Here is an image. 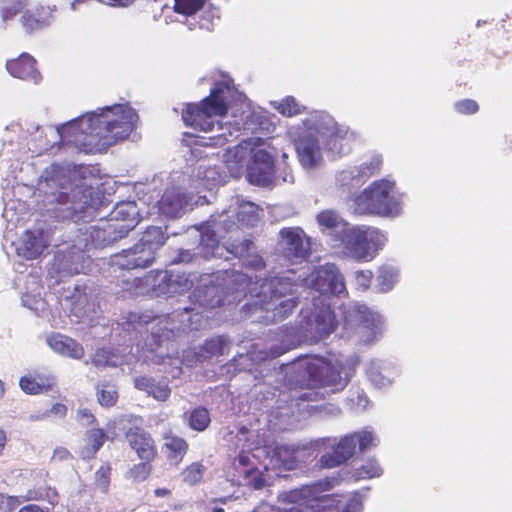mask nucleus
I'll use <instances>...</instances> for the list:
<instances>
[{"label":"nucleus","instance_id":"49530a36","mask_svg":"<svg viewBox=\"0 0 512 512\" xmlns=\"http://www.w3.org/2000/svg\"><path fill=\"white\" fill-rule=\"evenodd\" d=\"M243 267L247 269L260 271L266 268V263L261 256L253 255L243 262Z\"/></svg>","mask_w":512,"mask_h":512},{"label":"nucleus","instance_id":"a211bd4d","mask_svg":"<svg viewBox=\"0 0 512 512\" xmlns=\"http://www.w3.org/2000/svg\"><path fill=\"white\" fill-rule=\"evenodd\" d=\"M295 146L302 166L312 168L321 160L319 141L314 136L300 137L296 141Z\"/></svg>","mask_w":512,"mask_h":512},{"label":"nucleus","instance_id":"4468645a","mask_svg":"<svg viewBox=\"0 0 512 512\" xmlns=\"http://www.w3.org/2000/svg\"><path fill=\"white\" fill-rule=\"evenodd\" d=\"M300 299L297 296H292L280 301L278 304L272 302L270 305H258L255 307H247L251 312L264 311L265 314L262 319L265 323H277L284 321L292 315L293 311L298 307Z\"/></svg>","mask_w":512,"mask_h":512},{"label":"nucleus","instance_id":"6ab92c4d","mask_svg":"<svg viewBox=\"0 0 512 512\" xmlns=\"http://www.w3.org/2000/svg\"><path fill=\"white\" fill-rule=\"evenodd\" d=\"M383 166V158L381 155H372L364 161L355 171H342L339 174V180L346 182L348 180H356L357 183L364 181L376 174H379Z\"/></svg>","mask_w":512,"mask_h":512},{"label":"nucleus","instance_id":"a878e982","mask_svg":"<svg viewBox=\"0 0 512 512\" xmlns=\"http://www.w3.org/2000/svg\"><path fill=\"white\" fill-rule=\"evenodd\" d=\"M164 439V448L166 449L168 461L178 466L189 450L188 442L176 435H166Z\"/></svg>","mask_w":512,"mask_h":512},{"label":"nucleus","instance_id":"2f4dec72","mask_svg":"<svg viewBox=\"0 0 512 512\" xmlns=\"http://www.w3.org/2000/svg\"><path fill=\"white\" fill-rule=\"evenodd\" d=\"M206 0H174L173 10L175 13L192 16L203 9Z\"/></svg>","mask_w":512,"mask_h":512},{"label":"nucleus","instance_id":"a18cd8bd","mask_svg":"<svg viewBox=\"0 0 512 512\" xmlns=\"http://www.w3.org/2000/svg\"><path fill=\"white\" fill-rule=\"evenodd\" d=\"M372 278L373 273L370 270H360L355 273L356 285L363 291L370 288Z\"/></svg>","mask_w":512,"mask_h":512},{"label":"nucleus","instance_id":"7c9ffc66","mask_svg":"<svg viewBox=\"0 0 512 512\" xmlns=\"http://www.w3.org/2000/svg\"><path fill=\"white\" fill-rule=\"evenodd\" d=\"M96 396L98 403L105 408L114 406L118 401V392L114 385L103 383L96 387Z\"/></svg>","mask_w":512,"mask_h":512},{"label":"nucleus","instance_id":"a19ab883","mask_svg":"<svg viewBox=\"0 0 512 512\" xmlns=\"http://www.w3.org/2000/svg\"><path fill=\"white\" fill-rule=\"evenodd\" d=\"M349 436L355 437V445L358 444L360 451H365L375 446L374 435L370 431L362 430L359 432L349 434Z\"/></svg>","mask_w":512,"mask_h":512},{"label":"nucleus","instance_id":"c9c22d12","mask_svg":"<svg viewBox=\"0 0 512 512\" xmlns=\"http://www.w3.org/2000/svg\"><path fill=\"white\" fill-rule=\"evenodd\" d=\"M154 460H141V462L134 464L129 470V477L136 482H142L150 476Z\"/></svg>","mask_w":512,"mask_h":512},{"label":"nucleus","instance_id":"39448f33","mask_svg":"<svg viewBox=\"0 0 512 512\" xmlns=\"http://www.w3.org/2000/svg\"><path fill=\"white\" fill-rule=\"evenodd\" d=\"M352 368L336 359L316 358L305 363L308 385L311 387H330L333 392L343 390L348 384Z\"/></svg>","mask_w":512,"mask_h":512},{"label":"nucleus","instance_id":"37998d69","mask_svg":"<svg viewBox=\"0 0 512 512\" xmlns=\"http://www.w3.org/2000/svg\"><path fill=\"white\" fill-rule=\"evenodd\" d=\"M253 242L249 239H242L238 243H231L228 251L235 257L242 258L249 256L251 249L253 248Z\"/></svg>","mask_w":512,"mask_h":512},{"label":"nucleus","instance_id":"c756f323","mask_svg":"<svg viewBox=\"0 0 512 512\" xmlns=\"http://www.w3.org/2000/svg\"><path fill=\"white\" fill-rule=\"evenodd\" d=\"M166 240L167 236L160 227L150 226L137 243L145 249L152 250L153 256L156 257L157 250L165 244Z\"/></svg>","mask_w":512,"mask_h":512},{"label":"nucleus","instance_id":"69168bd1","mask_svg":"<svg viewBox=\"0 0 512 512\" xmlns=\"http://www.w3.org/2000/svg\"><path fill=\"white\" fill-rule=\"evenodd\" d=\"M215 291H216V288H215V287H207V288L203 291V293H204V295H205V297H206V296H208V295H212Z\"/></svg>","mask_w":512,"mask_h":512},{"label":"nucleus","instance_id":"6e6552de","mask_svg":"<svg viewBox=\"0 0 512 512\" xmlns=\"http://www.w3.org/2000/svg\"><path fill=\"white\" fill-rule=\"evenodd\" d=\"M156 277L159 278L157 284H154L153 290L157 296L171 297L176 294H182L193 288L195 275L186 272L175 273L173 271H157Z\"/></svg>","mask_w":512,"mask_h":512},{"label":"nucleus","instance_id":"ea45409f","mask_svg":"<svg viewBox=\"0 0 512 512\" xmlns=\"http://www.w3.org/2000/svg\"><path fill=\"white\" fill-rule=\"evenodd\" d=\"M110 475L111 467L108 464L101 465L95 472V485L103 492H107L109 488Z\"/></svg>","mask_w":512,"mask_h":512},{"label":"nucleus","instance_id":"de8ad7c7","mask_svg":"<svg viewBox=\"0 0 512 512\" xmlns=\"http://www.w3.org/2000/svg\"><path fill=\"white\" fill-rule=\"evenodd\" d=\"M294 346L295 345L293 343V339H291L289 342L284 343L281 346L271 347L269 349L268 356L271 358H277L286 353L287 351L291 350L292 348H294Z\"/></svg>","mask_w":512,"mask_h":512},{"label":"nucleus","instance_id":"b1692460","mask_svg":"<svg viewBox=\"0 0 512 512\" xmlns=\"http://www.w3.org/2000/svg\"><path fill=\"white\" fill-rule=\"evenodd\" d=\"M314 322L315 332L321 338L329 336L338 326L336 315L329 305H323L318 309L314 316Z\"/></svg>","mask_w":512,"mask_h":512},{"label":"nucleus","instance_id":"7ed1b4c3","mask_svg":"<svg viewBox=\"0 0 512 512\" xmlns=\"http://www.w3.org/2000/svg\"><path fill=\"white\" fill-rule=\"evenodd\" d=\"M229 278L228 289L235 293H241L244 297L250 296L253 301L247 303L246 307L258 305H270L272 302L288 295L294 296L298 282L288 275H275L266 277L259 284L251 277L241 271L226 272Z\"/></svg>","mask_w":512,"mask_h":512},{"label":"nucleus","instance_id":"0eeeda50","mask_svg":"<svg viewBox=\"0 0 512 512\" xmlns=\"http://www.w3.org/2000/svg\"><path fill=\"white\" fill-rule=\"evenodd\" d=\"M279 246L283 257L292 264L301 263L311 255L310 238L300 227H287L279 232Z\"/></svg>","mask_w":512,"mask_h":512},{"label":"nucleus","instance_id":"e2e57ef3","mask_svg":"<svg viewBox=\"0 0 512 512\" xmlns=\"http://www.w3.org/2000/svg\"><path fill=\"white\" fill-rule=\"evenodd\" d=\"M204 307H214V306H220L221 300H217L216 303H213L211 300H205L204 303L201 304Z\"/></svg>","mask_w":512,"mask_h":512},{"label":"nucleus","instance_id":"dca6fc26","mask_svg":"<svg viewBox=\"0 0 512 512\" xmlns=\"http://www.w3.org/2000/svg\"><path fill=\"white\" fill-rule=\"evenodd\" d=\"M316 285L323 293L339 295L346 290L343 275L335 266L320 269L316 277Z\"/></svg>","mask_w":512,"mask_h":512},{"label":"nucleus","instance_id":"f704fd0d","mask_svg":"<svg viewBox=\"0 0 512 512\" xmlns=\"http://www.w3.org/2000/svg\"><path fill=\"white\" fill-rule=\"evenodd\" d=\"M383 470L375 459H369L365 464L356 469L354 476L357 480L379 477Z\"/></svg>","mask_w":512,"mask_h":512},{"label":"nucleus","instance_id":"c85d7f7f","mask_svg":"<svg viewBox=\"0 0 512 512\" xmlns=\"http://www.w3.org/2000/svg\"><path fill=\"white\" fill-rule=\"evenodd\" d=\"M184 417L188 427L197 432L205 431L211 423L210 412L204 406L191 409L184 414Z\"/></svg>","mask_w":512,"mask_h":512},{"label":"nucleus","instance_id":"5701e85b","mask_svg":"<svg viewBox=\"0 0 512 512\" xmlns=\"http://www.w3.org/2000/svg\"><path fill=\"white\" fill-rule=\"evenodd\" d=\"M113 218L117 221H122L123 224L115 227L119 231L128 232L132 230L138 223L137 219V206L135 202L118 203L113 212Z\"/></svg>","mask_w":512,"mask_h":512},{"label":"nucleus","instance_id":"864d4df0","mask_svg":"<svg viewBox=\"0 0 512 512\" xmlns=\"http://www.w3.org/2000/svg\"><path fill=\"white\" fill-rule=\"evenodd\" d=\"M318 500L322 503L323 507H328L329 510H332L333 502H335V496L326 494L318 498Z\"/></svg>","mask_w":512,"mask_h":512},{"label":"nucleus","instance_id":"20e7f679","mask_svg":"<svg viewBox=\"0 0 512 512\" xmlns=\"http://www.w3.org/2000/svg\"><path fill=\"white\" fill-rule=\"evenodd\" d=\"M354 209L360 215L394 216L401 211V200L394 182L376 180L354 198Z\"/></svg>","mask_w":512,"mask_h":512},{"label":"nucleus","instance_id":"9b49d317","mask_svg":"<svg viewBox=\"0 0 512 512\" xmlns=\"http://www.w3.org/2000/svg\"><path fill=\"white\" fill-rule=\"evenodd\" d=\"M155 260L152 250L143 248L136 243L132 248L122 250L120 253L113 255V264L120 269L132 270L139 268H147Z\"/></svg>","mask_w":512,"mask_h":512},{"label":"nucleus","instance_id":"79ce46f5","mask_svg":"<svg viewBox=\"0 0 512 512\" xmlns=\"http://www.w3.org/2000/svg\"><path fill=\"white\" fill-rule=\"evenodd\" d=\"M454 109L461 115H473L479 111V105L473 99H462L454 103Z\"/></svg>","mask_w":512,"mask_h":512},{"label":"nucleus","instance_id":"f03ea898","mask_svg":"<svg viewBox=\"0 0 512 512\" xmlns=\"http://www.w3.org/2000/svg\"><path fill=\"white\" fill-rule=\"evenodd\" d=\"M235 92L234 81L224 76L216 81L210 94L198 103H187L182 109V120L194 130L209 132L216 124V117H225L229 111L230 99Z\"/></svg>","mask_w":512,"mask_h":512},{"label":"nucleus","instance_id":"f257e3e1","mask_svg":"<svg viewBox=\"0 0 512 512\" xmlns=\"http://www.w3.org/2000/svg\"><path fill=\"white\" fill-rule=\"evenodd\" d=\"M137 120L138 115L133 108L116 104L83 116L81 132L90 138L89 144L111 146L128 138Z\"/></svg>","mask_w":512,"mask_h":512},{"label":"nucleus","instance_id":"ddd939ff","mask_svg":"<svg viewBox=\"0 0 512 512\" xmlns=\"http://www.w3.org/2000/svg\"><path fill=\"white\" fill-rule=\"evenodd\" d=\"M49 246L42 229L25 230L16 248L17 254L26 260L37 259Z\"/></svg>","mask_w":512,"mask_h":512},{"label":"nucleus","instance_id":"0e129e2a","mask_svg":"<svg viewBox=\"0 0 512 512\" xmlns=\"http://www.w3.org/2000/svg\"><path fill=\"white\" fill-rule=\"evenodd\" d=\"M285 330L287 331V334H286L287 337L294 338L297 334L294 327H290V328L286 327Z\"/></svg>","mask_w":512,"mask_h":512},{"label":"nucleus","instance_id":"8fccbe9b","mask_svg":"<svg viewBox=\"0 0 512 512\" xmlns=\"http://www.w3.org/2000/svg\"><path fill=\"white\" fill-rule=\"evenodd\" d=\"M311 493V488L309 486L303 487L299 490H294L290 492V498L292 501H297L303 498H306Z\"/></svg>","mask_w":512,"mask_h":512},{"label":"nucleus","instance_id":"680f3d73","mask_svg":"<svg viewBox=\"0 0 512 512\" xmlns=\"http://www.w3.org/2000/svg\"><path fill=\"white\" fill-rule=\"evenodd\" d=\"M243 214H244L243 210H240V211L237 212V219H238V221L250 223L251 222V216L246 218V217H244Z\"/></svg>","mask_w":512,"mask_h":512},{"label":"nucleus","instance_id":"2eb2a0df","mask_svg":"<svg viewBox=\"0 0 512 512\" xmlns=\"http://www.w3.org/2000/svg\"><path fill=\"white\" fill-rule=\"evenodd\" d=\"M6 69L15 78L38 84L42 76L36 67V60L28 53H22L6 62Z\"/></svg>","mask_w":512,"mask_h":512},{"label":"nucleus","instance_id":"4c0bfd02","mask_svg":"<svg viewBox=\"0 0 512 512\" xmlns=\"http://www.w3.org/2000/svg\"><path fill=\"white\" fill-rule=\"evenodd\" d=\"M277 111L286 117H292L301 113V107L292 96L284 98L276 107Z\"/></svg>","mask_w":512,"mask_h":512},{"label":"nucleus","instance_id":"423d86ee","mask_svg":"<svg viewBox=\"0 0 512 512\" xmlns=\"http://www.w3.org/2000/svg\"><path fill=\"white\" fill-rule=\"evenodd\" d=\"M383 238L377 229L352 227L344 231L342 243L357 261H370L383 246Z\"/></svg>","mask_w":512,"mask_h":512},{"label":"nucleus","instance_id":"e433bc0d","mask_svg":"<svg viewBox=\"0 0 512 512\" xmlns=\"http://www.w3.org/2000/svg\"><path fill=\"white\" fill-rule=\"evenodd\" d=\"M318 225L322 229H335L340 223V217L335 210L326 209L319 212L316 216Z\"/></svg>","mask_w":512,"mask_h":512},{"label":"nucleus","instance_id":"bf43d9fd","mask_svg":"<svg viewBox=\"0 0 512 512\" xmlns=\"http://www.w3.org/2000/svg\"><path fill=\"white\" fill-rule=\"evenodd\" d=\"M7 443L6 433L3 429H0V455L2 454Z\"/></svg>","mask_w":512,"mask_h":512},{"label":"nucleus","instance_id":"774afa93","mask_svg":"<svg viewBox=\"0 0 512 512\" xmlns=\"http://www.w3.org/2000/svg\"><path fill=\"white\" fill-rule=\"evenodd\" d=\"M278 512H301V511L295 507H292L290 509H283V510L280 509Z\"/></svg>","mask_w":512,"mask_h":512},{"label":"nucleus","instance_id":"603ef678","mask_svg":"<svg viewBox=\"0 0 512 512\" xmlns=\"http://www.w3.org/2000/svg\"><path fill=\"white\" fill-rule=\"evenodd\" d=\"M192 260V254L189 251H180L175 259L171 263L177 264L181 262H190Z\"/></svg>","mask_w":512,"mask_h":512},{"label":"nucleus","instance_id":"052dcab7","mask_svg":"<svg viewBox=\"0 0 512 512\" xmlns=\"http://www.w3.org/2000/svg\"><path fill=\"white\" fill-rule=\"evenodd\" d=\"M154 494L157 496V497H165V496H168L171 494V491L167 488H157L155 491H154Z\"/></svg>","mask_w":512,"mask_h":512},{"label":"nucleus","instance_id":"cd10ccee","mask_svg":"<svg viewBox=\"0 0 512 512\" xmlns=\"http://www.w3.org/2000/svg\"><path fill=\"white\" fill-rule=\"evenodd\" d=\"M108 439V435L103 428L92 427L85 432V447L82 454L87 457H95Z\"/></svg>","mask_w":512,"mask_h":512},{"label":"nucleus","instance_id":"13d9d810","mask_svg":"<svg viewBox=\"0 0 512 512\" xmlns=\"http://www.w3.org/2000/svg\"><path fill=\"white\" fill-rule=\"evenodd\" d=\"M76 130H77V127H76V124L75 123H69L67 125H65L62 130L60 131V134L61 136L63 137L64 134H76Z\"/></svg>","mask_w":512,"mask_h":512},{"label":"nucleus","instance_id":"aec40b11","mask_svg":"<svg viewBox=\"0 0 512 512\" xmlns=\"http://www.w3.org/2000/svg\"><path fill=\"white\" fill-rule=\"evenodd\" d=\"M134 386L161 402L168 400L171 395V388L167 379L157 381L152 377L138 376L134 378Z\"/></svg>","mask_w":512,"mask_h":512},{"label":"nucleus","instance_id":"393cba45","mask_svg":"<svg viewBox=\"0 0 512 512\" xmlns=\"http://www.w3.org/2000/svg\"><path fill=\"white\" fill-rule=\"evenodd\" d=\"M255 161H262L265 165V168L262 170L258 168L256 165H253L249 168V179L251 183L258 185H266L271 181V167H272V157L265 150H258L254 154Z\"/></svg>","mask_w":512,"mask_h":512},{"label":"nucleus","instance_id":"f3484780","mask_svg":"<svg viewBox=\"0 0 512 512\" xmlns=\"http://www.w3.org/2000/svg\"><path fill=\"white\" fill-rule=\"evenodd\" d=\"M49 347L56 353L72 359H81L85 355L83 346L75 339L61 333H52L47 338Z\"/></svg>","mask_w":512,"mask_h":512},{"label":"nucleus","instance_id":"4d7b16f0","mask_svg":"<svg viewBox=\"0 0 512 512\" xmlns=\"http://www.w3.org/2000/svg\"><path fill=\"white\" fill-rule=\"evenodd\" d=\"M241 466H248L250 463L249 455L245 452H241L235 459Z\"/></svg>","mask_w":512,"mask_h":512},{"label":"nucleus","instance_id":"c03bdc74","mask_svg":"<svg viewBox=\"0 0 512 512\" xmlns=\"http://www.w3.org/2000/svg\"><path fill=\"white\" fill-rule=\"evenodd\" d=\"M76 419L82 426H94L98 424L96 416L88 408H80L76 412Z\"/></svg>","mask_w":512,"mask_h":512},{"label":"nucleus","instance_id":"9d476101","mask_svg":"<svg viewBox=\"0 0 512 512\" xmlns=\"http://www.w3.org/2000/svg\"><path fill=\"white\" fill-rule=\"evenodd\" d=\"M357 317L356 332L359 340L365 344L372 343L381 331V317L365 304H358L354 309Z\"/></svg>","mask_w":512,"mask_h":512},{"label":"nucleus","instance_id":"412c9836","mask_svg":"<svg viewBox=\"0 0 512 512\" xmlns=\"http://www.w3.org/2000/svg\"><path fill=\"white\" fill-rule=\"evenodd\" d=\"M53 21L51 11L45 7L26 11L21 16V24L27 33H34L48 27Z\"/></svg>","mask_w":512,"mask_h":512},{"label":"nucleus","instance_id":"473e14b6","mask_svg":"<svg viewBox=\"0 0 512 512\" xmlns=\"http://www.w3.org/2000/svg\"><path fill=\"white\" fill-rule=\"evenodd\" d=\"M205 467L200 462H193L181 472L183 482L190 486L198 484L204 475Z\"/></svg>","mask_w":512,"mask_h":512},{"label":"nucleus","instance_id":"58836bf2","mask_svg":"<svg viewBox=\"0 0 512 512\" xmlns=\"http://www.w3.org/2000/svg\"><path fill=\"white\" fill-rule=\"evenodd\" d=\"M226 345V339L223 336H217L206 340L203 349L212 356H218L224 353Z\"/></svg>","mask_w":512,"mask_h":512},{"label":"nucleus","instance_id":"338daca9","mask_svg":"<svg viewBox=\"0 0 512 512\" xmlns=\"http://www.w3.org/2000/svg\"><path fill=\"white\" fill-rule=\"evenodd\" d=\"M5 394V385L2 380H0V399L4 397Z\"/></svg>","mask_w":512,"mask_h":512},{"label":"nucleus","instance_id":"09e8293b","mask_svg":"<svg viewBox=\"0 0 512 512\" xmlns=\"http://www.w3.org/2000/svg\"><path fill=\"white\" fill-rule=\"evenodd\" d=\"M67 407L63 403H55L49 410V414L54 415L58 418H64L67 414Z\"/></svg>","mask_w":512,"mask_h":512},{"label":"nucleus","instance_id":"1a4fd4ad","mask_svg":"<svg viewBox=\"0 0 512 512\" xmlns=\"http://www.w3.org/2000/svg\"><path fill=\"white\" fill-rule=\"evenodd\" d=\"M129 447L140 460H155L158 456L156 442L152 435L140 425H131L124 431Z\"/></svg>","mask_w":512,"mask_h":512},{"label":"nucleus","instance_id":"5fc2aeb1","mask_svg":"<svg viewBox=\"0 0 512 512\" xmlns=\"http://www.w3.org/2000/svg\"><path fill=\"white\" fill-rule=\"evenodd\" d=\"M211 146H222L227 142V138L223 134L215 135L210 138Z\"/></svg>","mask_w":512,"mask_h":512},{"label":"nucleus","instance_id":"72a5a7b5","mask_svg":"<svg viewBox=\"0 0 512 512\" xmlns=\"http://www.w3.org/2000/svg\"><path fill=\"white\" fill-rule=\"evenodd\" d=\"M348 134V129L338 125L334 124L331 129L330 133L328 135L326 145L328 148L332 151H336L337 154L341 155L343 154L342 145H338L339 141H342L346 138Z\"/></svg>","mask_w":512,"mask_h":512},{"label":"nucleus","instance_id":"6e6d98bb","mask_svg":"<svg viewBox=\"0 0 512 512\" xmlns=\"http://www.w3.org/2000/svg\"><path fill=\"white\" fill-rule=\"evenodd\" d=\"M18 512H48L36 504H29L23 506Z\"/></svg>","mask_w":512,"mask_h":512},{"label":"nucleus","instance_id":"4be33fe9","mask_svg":"<svg viewBox=\"0 0 512 512\" xmlns=\"http://www.w3.org/2000/svg\"><path fill=\"white\" fill-rule=\"evenodd\" d=\"M53 385V377L43 374L25 375L19 380L20 388L29 395L48 392L52 389Z\"/></svg>","mask_w":512,"mask_h":512},{"label":"nucleus","instance_id":"f8f14e48","mask_svg":"<svg viewBox=\"0 0 512 512\" xmlns=\"http://www.w3.org/2000/svg\"><path fill=\"white\" fill-rule=\"evenodd\" d=\"M355 437L345 435L332 446L330 452L324 453L318 460L321 468L331 469L338 467L348 461L355 454Z\"/></svg>","mask_w":512,"mask_h":512},{"label":"nucleus","instance_id":"3c124183","mask_svg":"<svg viewBox=\"0 0 512 512\" xmlns=\"http://www.w3.org/2000/svg\"><path fill=\"white\" fill-rule=\"evenodd\" d=\"M20 11H21V7L19 4L17 6L14 5L11 7L4 8L2 11L3 20L6 21V20L12 18L16 14L20 13Z\"/></svg>","mask_w":512,"mask_h":512},{"label":"nucleus","instance_id":"bb28decb","mask_svg":"<svg viewBox=\"0 0 512 512\" xmlns=\"http://www.w3.org/2000/svg\"><path fill=\"white\" fill-rule=\"evenodd\" d=\"M158 206L164 215L175 218L183 209V198L174 190H166L158 201Z\"/></svg>","mask_w":512,"mask_h":512}]
</instances>
